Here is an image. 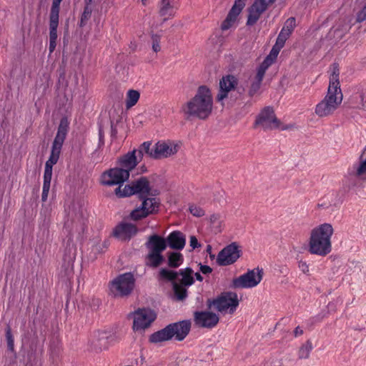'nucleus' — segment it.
Returning <instances> with one entry per match:
<instances>
[{"instance_id": "nucleus-1", "label": "nucleus", "mask_w": 366, "mask_h": 366, "mask_svg": "<svg viewBox=\"0 0 366 366\" xmlns=\"http://www.w3.org/2000/svg\"><path fill=\"white\" fill-rule=\"evenodd\" d=\"M69 122L66 117H62L58 127L57 133L52 144L49 159L46 162L44 173V182L41 194L42 202H46L50 189L52 177V167L59 160L63 143L69 131Z\"/></svg>"}, {"instance_id": "nucleus-2", "label": "nucleus", "mask_w": 366, "mask_h": 366, "mask_svg": "<svg viewBox=\"0 0 366 366\" xmlns=\"http://www.w3.org/2000/svg\"><path fill=\"white\" fill-rule=\"evenodd\" d=\"M212 109L213 99L211 91L206 86H200L194 97L184 104L181 110L187 119L197 118L204 120L210 116Z\"/></svg>"}, {"instance_id": "nucleus-3", "label": "nucleus", "mask_w": 366, "mask_h": 366, "mask_svg": "<svg viewBox=\"0 0 366 366\" xmlns=\"http://www.w3.org/2000/svg\"><path fill=\"white\" fill-rule=\"evenodd\" d=\"M340 71L337 64H332V73L330 75L327 95L317 104L315 114L319 117L332 114L342 103V93L339 81Z\"/></svg>"}, {"instance_id": "nucleus-4", "label": "nucleus", "mask_w": 366, "mask_h": 366, "mask_svg": "<svg viewBox=\"0 0 366 366\" xmlns=\"http://www.w3.org/2000/svg\"><path fill=\"white\" fill-rule=\"evenodd\" d=\"M334 229L329 223L322 224L312 229L309 241V252L325 257L332 251L331 237Z\"/></svg>"}, {"instance_id": "nucleus-5", "label": "nucleus", "mask_w": 366, "mask_h": 366, "mask_svg": "<svg viewBox=\"0 0 366 366\" xmlns=\"http://www.w3.org/2000/svg\"><path fill=\"white\" fill-rule=\"evenodd\" d=\"M146 247L149 249L147 265L153 268L159 267L164 261L162 253L167 247L166 239L157 234H153L149 237Z\"/></svg>"}, {"instance_id": "nucleus-6", "label": "nucleus", "mask_w": 366, "mask_h": 366, "mask_svg": "<svg viewBox=\"0 0 366 366\" xmlns=\"http://www.w3.org/2000/svg\"><path fill=\"white\" fill-rule=\"evenodd\" d=\"M134 275L130 272H127L119 275L113 280L110 282L109 290L115 297H127L134 290Z\"/></svg>"}, {"instance_id": "nucleus-7", "label": "nucleus", "mask_w": 366, "mask_h": 366, "mask_svg": "<svg viewBox=\"0 0 366 366\" xmlns=\"http://www.w3.org/2000/svg\"><path fill=\"white\" fill-rule=\"evenodd\" d=\"M239 303L238 296L233 292H223L216 299L208 300L209 308L213 305L217 311L229 314H233L236 311Z\"/></svg>"}, {"instance_id": "nucleus-8", "label": "nucleus", "mask_w": 366, "mask_h": 366, "mask_svg": "<svg viewBox=\"0 0 366 366\" xmlns=\"http://www.w3.org/2000/svg\"><path fill=\"white\" fill-rule=\"evenodd\" d=\"M150 194L149 182L146 177H140L137 181L127 184L122 189L119 185L115 189V194L118 197H125L133 194L144 196Z\"/></svg>"}, {"instance_id": "nucleus-9", "label": "nucleus", "mask_w": 366, "mask_h": 366, "mask_svg": "<svg viewBox=\"0 0 366 366\" xmlns=\"http://www.w3.org/2000/svg\"><path fill=\"white\" fill-rule=\"evenodd\" d=\"M149 194L139 196L142 202L139 207L132 210L130 218L134 221L144 219L149 214L156 213L159 208V200L155 197H148Z\"/></svg>"}, {"instance_id": "nucleus-10", "label": "nucleus", "mask_w": 366, "mask_h": 366, "mask_svg": "<svg viewBox=\"0 0 366 366\" xmlns=\"http://www.w3.org/2000/svg\"><path fill=\"white\" fill-rule=\"evenodd\" d=\"M281 125L272 107H265L257 116L254 127H261L264 130L278 129Z\"/></svg>"}, {"instance_id": "nucleus-11", "label": "nucleus", "mask_w": 366, "mask_h": 366, "mask_svg": "<svg viewBox=\"0 0 366 366\" xmlns=\"http://www.w3.org/2000/svg\"><path fill=\"white\" fill-rule=\"evenodd\" d=\"M156 312L149 308L138 309L134 313L132 328L134 332L142 333L156 320Z\"/></svg>"}, {"instance_id": "nucleus-12", "label": "nucleus", "mask_w": 366, "mask_h": 366, "mask_svg": "<svg viewBox=\"0 0 366 366\" xmlns=\"http://www.w3.org/2000/svg\"><path fill=\"white\" fill-rule=\"evenodd\" d=\"M263 276L262 269L258 267L249 270L247 273L234 278L232 280V287L234 288H252L257 286L262 280Z\"/></svg>"}, {"instance_id": "nucleus-13", "label": "nucleus", "mask_w": 366, "mask_h": 366, "mask_svg": "<svg viewBox=\"0 0 366 366\" xmlns=\"http://www.w3.org/2000/svg\"><path fill=\"white\" fill-rule=\"evenodd\" d=\"M129 177V172L126 169L120 168L117 164L114 168L103 172L101 177V182L104 185L113 186L121 185Z\"/></svg>"}, {"instance_id": "nucleus-14", "label": "nucleus", "mask_w": 366, "mask_h": 366, "mask_svg": "<svg viewBox=\"0 0 366 366\" xmlns=\"http://www.w3.org/2000/svg\"><path fill=\"white\" fill-rule=\"evenodd\" d=\"M240 257V250L237 244L233 242L224 249L218 254L217 262L220 266H226L235 262Z\"/></svg>"}, {"instance_id": "nucleus-15", "label": "nucleus", "mask_w": 366, "mask_h": 366, "mask_svg": "<svg viewBox=\"0 0 366 366\" xmlns=\"http://www.w3.org/2000/svg\"><path fill=\"white\" fill-rule=\"evenodd\" d=\"M276 0H255L248 9L247 26H253L260 18L269 5L274 3Z\"/></svg>"}, {"instance_id": "nucleus-16", "label": "nucleus", "mask_w": 366, "mask_h": 366, "mask_svg": "<svg viewBox=\"0 0 366 366\" xmlns=\"http://www.w3.org/2000/svg\"><path fill=\"white\" fill-rule=\"evenodd\" d=\"M219 321V316L209 311H195L194 322L199 327L212 329L217 326Z\"/></svg>"}, {"instance_id": "nucleus-17", "label": "nucleus", "mask_w": 366, "mask_h": 366, "mask_svg": "<svg viewBox=\"0 0 366 366\" xmlns=\"http://www.w3.org/2000/svg\"><path fill=\"white\" fill-rule=\"evenodd\" d=\"M272 59L268 57L261 63L257 70V74L252 80L248 91L249 97H253L260 89L262 81L267 69L272 65Z\"/></svg>"}, {"instance_id": "nucleus-18", "label": "nucleus", "mask_w": 366, "mask_h": 366, "mask_svg": "<svg viewBox=\"0 0 366 366\" xmlns=\"http://www.w3.org/2000/svg\"><path fill=\"white\" fill-rule=\"evenodd\" d=\"M246 0H235L233 6L229 10L226 19L222 23L221 29L226 31L230 29L236 22L238 16L245 6Z\"/></svg>"}, {"instance_id": "nucleus-19", "label": "nucleus", "mask_w": 366, "mask_h": 366, "mask_svg": "<svg viewBox=\"0 0 366 366\" xmlns=\"http://www.w3.org/2000/svg\"><path fill=\"white\" fill-rule=\"evenodd\" d=\"M237 79L233 75H226L219 81V91L217 96V100L222 102L227 97L228 93L237 85Z\"/></svg>"}, {"instance_id": "nucleus-20", "label": "nucleus", "mask_w": 366, "mask_h": 366, "mask_svg": "<svg viewBox=\"0 0 366 366\" xmlns=\"http://www.w3.org/2000/svg\"><path fill=\"white\" fill-rule=\"evenodd\" d=\"M179 146L172 143L158 142L154 144V159L166 158L176 154Z\"/></svg>"}, {"instance_id": "nucleus-21", "label": "nucleus", "mask_w": 366, "mask_h": 366, "mask_svg": "<svg viewBox=\"0 0 366 366\" xmlns=\"http://www.w3.org/2000/svg\"><path fill=\"white\" fill-rule=\"evenodd\" d=\"M140 162L141 160L138 157L136 150L134 149L119 157L117 164L120 168L127 170L129 174Z\"/></svg>"}, {"instance_id": "nucleus-22", "label": "nucleus", "mask_w": 366, "mask_h": 366, "mask_svg": "<svg viewBox=\"0 0 366 366\" xmlns=\"http://www.w3.org/2000/svg\"><path fill=\"white\" fill-rule=\"evenodd\" d=\"M137 233V227L127 222H122L119 224L114 229V236L122 239L128 240Z\"/></svg>"}, {"instance_id": "nucleus-23", "label": "nucleus", "mask_w": 366, "mask_h": 366, "mask_svg": "<svg viewBox=\"0 0 366 366\" xmlns=\"http://www.w3.org/2000/svg\"><path fill=\"white\" fill-rule=\"evenodd\" d=\"M179 0H162L159 7V15L162 17L163 21L173 18L178 9Z\"/></svg>"}, {"instance_id": "nucleus-24", "label": "nucleus", "mask_w": 366, "mask_h": 366, "mask_svg": "<svg viewBox=\"0 0 366 366\" xmlns=\"http://www.w3.org/2000/svg\"><path fill=\"white\" fill-rule=\"evenodd\" d=\"M173 330V336L178 341L183 340L189 334L191 329L190 320H182L169 324Z\"/></svg>"}, {"instance_id": "nucleus-25", "label": "nucleus", "mask_w": 366, "mask_h": 366, "mask_svg": "<svg viewBox=\"0 0 366 366\" xmlns=\"http://www.w3.org/2000/svg\"><path fill=\"white\" fill-rule=\"evenodd\" d=\"M59 11L60 6L51 4L49 14V40H57Z\"/></svg>"}, {"instance_id": "nucleus-26", "label": "nucleus", "mask_w": 366, "mask_h": 366, "mask_svg": "<svg viewBox=\"0 0 366 366\" xmlns=\"http://www.w3.org/2000/svg\"><path fill=\"white\" fill-rule=\"evenodd\" d=\"M167 245L173 249H182L186 243L185 235L179 231H174L171 232L165 239Z\"/></svg>"}, {"instance_id": "nucleus-27", "label": "nucleus", "mask_w": 366, "mask_h": 366, "mask_svg": "<svg viewBox=\"0 0 366 366\" xmlns=\"http://www.w3.org/2000/svg\"><path fill=\"white\" fill-rule=\"evenodd\" d=\"M296 26V21L294 17L289 18L285 23L282 30L277 36V47H283L285 41L292 34Z\"/></svg>"}, {"instance_id": "nucleus-28", "label": "nucleus", "mask_w": 366, "mask_h": 366, "mask_svg": "<svg viewBox=\"0 0 366 366\" xmlns=\"http://www.w3.org/2000/svg\"><path fill=\"white\" fill-rule=\"evenodd\" d=\"M351 103L358 109H366V83L360 84L351 97Z\"/></svg>"}, {"instance_id": "nucleus-29", "label": "nucleus", "mask_w": 366, "mask_h": 366, "mask_svg": "<svg viewBox=\"0 0 366 366\" xmlns=\"http://www.w3.org/2000/svg\"><path fill=\"white\" fill-rule=\"evenodd\" d=\"M172 332V329L170 328L169 325H168L164 328L152 333L149 336V342L157 344L170 340L174 337Z\"/></svg>"}, {"instance_id": "nucleus-30", "label": "nucleus", "mask_w": 366, "mask_h": 366, "mask_svg": "<svg viewBox=\"0 0 366 366\" xmlns=\"http://www.w3.org/2000/svg\"><path fill=\"white\" fill-rule=\"evenodd\" d=\"M193 272V269L190 267H186L177 271L178 277H182V278L179 280V285L186 287L192 285L194 283V280L192 276Z\"/></svg>"}, {"instance_id": "nucleus-31", "label": "nucleus", "mask_w": 366, "mask_h": 366, "mask_svg": "<svg viewBox=\"0 0 366 366\" xmlns=\"http://www.w3.org/2000/svg\"><path fill=\"white\" fill-rule=\"evenodd\" d=\"M177 271H173L167 268H162L158 273L159 280L171 282L172 285L174 282H177Z\"/></svg>"}, {"instance_id": "nucleus-32", "label": "nucleus", "mask_w": 366, "mask_h": 366, "mask_svg": "<svg viewBox=\"0 0 366 366\" xmlns=\"http://www.w3.org/2000/svg\"><path fill=\"white\" fill-rule=\"evenodd\" d=\"M184 262L183 254L179 252L168 253L167 264L171 268L179 267Z\"/></svg>"}, {"instance_id": "nucleus-33", "label": "nucleus", "mask_w": 366, "mask_h": 366, "mask_svg": "<svg viewBox=\"0 0 366 366\" xmlns=\"http://www.w3.org/2000/svg\"><path fill=\"white\" fill-rule=\"evenodd\" d=\"M137 152V154L139 159L142 161L144 154H147L148 157L154 159V145L152 147V143L150 142H144L142 143L138 149H135Z\"/></svg>"}, {"instance_id": "nucleus-34", "label": "nucleus", "mask_w": 366, "mask_h": 366, "mask_svg": "<svg viewBox=\"0 0 366 366\" xmlns=\"http://www.w3.org/2000/svg\"><path fill=\"white\" fill-rule=\"evenodd\" d=\"M362 155L360 157V162L357 164H354L355 175L362 180H366V158L362 159Z\"/></svg>"}, {"instance_id": "nucleus-35", "label": "nucleus", "mask_w": 366, "mask_h": 366, "mask_svg": "<svg viewBox=\"0 0 366 366\" xmlns=\"http://www.w3.org/2000/svg\"><path fill=\"white\" fill-rule=\"evenodd\" d=\"M173 291L177 300L182 301L187 297L186 286L180 285L177 282L173 283Z\"/></svg>"}, {"instance_id": "nucleus-36", "label": "nucleus", "mask_w": 366, "mask_h": 366, "mask_svg": "<svg viewBox=\"0 0 366 366\" xmlns=\"http://www.w3.org/2000/svg\"><path fill=\"white\" fill-rule=\"evenodd\" d=\"M139 93L136 90H129L127 93L126 106L130 108L134 106L139 99Z\"/></svg>"}, {"instance_id": "nucleus-37", "label": "nucleus", "mask_w": 366, "mask_h": 366, "mask_svg": "<svg viewBox=\"0 0 366 366\" xmlns=\"http://www.w3.org/2000/svg\"><path fill=\"white\" fill-rule=\"evenodd\" d=\"M312 350V345L311 341L307 340L302 345L298 352L300 359H307L310 357V352Z\"/></svg>"}, {"instance_id": "nucleus-38", "label": "nucleus", "mask_w": 366, "mask_h": 366, "mask_svg": "<svg viewBox=\"0 0 366 366\" xmlns=\"http://www.w3.org/2000/svg\"><path fill=\"white\" fill-rule=\"evenodd\" d=\"M75 259H76V250L72 249L71 248L67 249V251L65 252L64 257H63L64 264H66L67 267L72 268Z\"/></svg>"}, {"instance_id": "nucleus-39", "label": "nucleus", "mask_w": 366, "mask_h": 366, "mask_svg": "<svg viewBox=\"0 0 366 366\" xmlns=\"http://www.w3.org/2000/svg\"><path fill=\"white\" fill-rule=\"evenodd\" d=\"M92 9L90 6L85 5L84 11L81 14L79 26L83 27L86 25L87 21L91 18Z\"/></svg>"}, {"instance_id": "nucleus-40", "label": "nucleus", "mask_w": 366, "mask_h": 366, "mask_svg": "<svg viewBox=\"0 0 366 366\" xmlns=\"http://www.w3.org/2000/svg\"><path fill=\"white\" fill-rule=\"evenodd\" d=\"M152 39V47L154 52H159L161 50L160 40L161 35L157 34H152L151 36Z\"/></svg>"}, {"instance_id": "nucleus-41", "label": "nucleus", "mask_w": 366, "mask_h": 366, "mask_svg": "<svg viewBox=\"0 0 366 366\" xmlns=\"http://www.w3.org/2000/svg\"><path fill=\"white\" fill-rule=\"evenodd\" d=\"M6 338L7 342L8 350L11 352L14 350V340L10 327H8L6 330Z\"/></svg>"}, {"instance_id": "nucleus-42", "label": "nucleus", "mask_w": 366, "mask_h": 366, "mask_svg": "<svg viewBox=\"0 0 366 366\" xmlns=\"http://www.w3.org/2000/svg\"><path fill=\"white\" fill-rule=\"evenodd\" d=\"M190 213L197 217H201L204 215L205 212L202 208L195 204H192L189 207Z\"/></svg>"}, {"instance_id": "nucleus-43", "label": "nucleus", "mask_w": 366, "mask_h": 366, "mask_svg": "<svg viewBox=\"0 0 366 366\" xmlns=\"http://www.w3.org/2000/svg\"><path fill=\"white\" fill-rule=\"evenodd\" d=\"M282 47H280L278 48L277 47V39L276 40V43L274 44V46L272 47L269 54L266 56V58L264 59H267L268 57H270L272 59V64L274 62L280 49H282Z\"/></svg>"}, {"instance_id": "nucleus-44", "label": "nucleus", "mask_w": 366, "mask_h": 366, "mask_svg": "<svg viewBox=\"0 0 366 366\" xmlns=\"http://www.w3.org/2000/svg\"><path fill=\"white\" fill-rule=\"evenodd\" d=\"M299 269L305 274H309V265L305 261L300 260L298 262Z\"/></svg>"}, {"instance_id": "nucleus-45", "label": "nucleus", "mask_w": 366, "mask_h": 366, "mask_svg": "<svg viewBox=\"0 0 366 366\" xmlns=\"http://www.w3.org/2000/svg\"><path fill=\"white\" fill-rule=\"evenodd\" d=\"M365 20H366V5L357 14V21L362 22Z\"/></svg>"}, {"instance_id": "nucleus-46", "label": "nucleus", "mask_w": 366, "mask_h": 366, "mask_svg": "<svg viewBox=\"0 0 366 366\" xmlns=\"http://www.w3.org/2000/svg\"><path fill=\"white\" fill-rule=\"evenodd\" d=\"M189 246L192 248V249H194L196 248L200 247L201 244L199 243L195 236H191L189 239Z\"/></svg>"}, {"instance_id": "nucleus-47", "label": "nucleus", "mask_w": 366, "mask_h": 366, "mask_svg": "<svg viewBox=\"0 0 366 366\" xmlns=\"http://www.w3.org/2000/svg\"><path fill=\"white\" fill-rule=\"evenodd\" d=\"M104 144V132L102 126L99 127V147H101Z\"/></svg>"}, {"instance_id": "nucleus-48", "label": "nucleus", "mask_w": 366, "mask_h": 366, "mask_svg": "<svg viewBox=\"0 0 366 366\" xmlns=\"http://www.w3.org/2000/svg\"><path fill=\"white\" fill-rule=\"evenodd\" d=\"M200 271L204 274H209L212 272V268L209 267V266H207V265H201L200 266Z\"/></svg>"}, {"instance_id": "nucleus-49", "label": "nucleus", "mask_w": 366, "mask_h": 366, "mask_svg": "<svg viewBox=\"0 0 366 366\" xmlns=\"http://www.w3.org/2000/svg\"><path fill=\"white\" fill-rule=\"evenodd\" d=\"M101 304V301L99 299H97V298H94L92 299V302L90 304V306L93 308V309H96L97 307H99V306Z\"/></svg>"}, {"instance_id": "nucleus-50", "label": "nucleus", "mask_w": 366, "mask_h": 366, "mask_svg": "<svg viewBox=\"0 0 366 366\" xmlns=\"http://www.w3.org/2000/svg\"><path fill=\"white\" fill-rule=\"evenodd\" d=\"M219 214H214L210 216L209 220L212 224H214L219 220Z\"/></svg>"}, {"instance_id": "nucleus-51", "label": "nucleus", "mask_w": 366, "mask_h": 366, "mask_svg": "<svg viewBox=\"0 0 366 366\" xmlns=\"http://www.w3.org/2000/svg\"><path fill=\"white\" fill-rule=\"evenodd\" d=\"M56 46V41L49 40V49L50 53H52L54 51Z\"/></svg>"}, {"instance_id": "nucleus-52", "label": "nucleus", "mask_w": 366, "mask_h": 366, "mask_svg": "<svg viewBox=\"0 0 366 366\" xmlns=\"http://www.w3.org/2000/svg\"><path fill=\"white\" fill-rule=\"evenodd\" d=\"M117 134V129L114 126L113 123L111 124V137L112 138H115Z\"/></svg>"}, {"instance_id": "nucleus-53", "label": "nucleus", "mask_w": 366, "mask_h": 366, "mask_svg": "<svg viewBox=\"0 0 366 366\" xmlns=\"http://www.w3.org/2000/svg\"><path fill=\"white\" fill-rule=\"evenodd\" d=\"M303 334V330L300 327H297L295 330H294V335L295 337H297L299 335H301Z\"/></svg>"}, {"instance_id": "nucleus-54", "label": "nucleus", "mask_w": 366, "mask_h": 366, "mask_svg": "<svg viewBox=\"0 0 366 366\" xmlns=\"http://www.w3.org/2000/svg\"><path fill=\"white\" fill-rule=\"evenodd\" d=\"M293 127V126L292 124H288V125H284L282 126V127H279L281 129V130H288V129H290Z\"/></svg>"}, {"instance_id": "nucleus-55", "label": "nucleus", "mask_w": 366, "mask_h": 366, "mask_svg": "<svg viewBox=\"0 0 366 366\" xmlns=\"http://www.w3.org/2000/svg\"><path fill=\"white\" fill-rule=\"evenodd\" d=\"M194 276H195L196 279H197L198 281L202 282V281L203 280V277H202V276L200 274V273H199V272H196V273L194 274Z\"/></svg>"}, {"instance_id": "nucleus-56", "label": "nucleus", "mask_w": 366, "mask_h": 366, "mask_svg": "<svg viewBox=\"0 0 366 366\" xmlns=\"http://www.w3.org/2000/svg\"><path fill=\"white\" fill-rule=\"evenodd\" d=\"M62 1V0H52V5H55L56 6H60V4H61V2Z\"/></svg>"}, {"instance_id": "nucleus-57", "label": "nucleus", "mask_w": 366, "mask_h": 366, "mask_svg": "<svg viewBox=\"0 0 366 366\" xmlns=\"http://www.w3.org/2000/svg\"><path fill=\"white\" fill-rule=\"evenodd\" d=\"M212 251V247L210 245H207V252L210 253Z\"/></svg>"}, {"instance_id": "nucleus-58", "label": "nucleus", "mask_w": 366, "mask_h": 366, "mask_svg": "<svg viewBox=\"0 0 366 366\" xmlns=\"http://www.w3.org/2000/svg\"><path fill=\"white\" fill-rule=\"evenodd\" d=\"M92 1V0H85V4L90 6Z\"/></svg>"}, {"instance_id": "nucleus-59", "label": "nucleus", "mask_w": 366, "mask_h": 366, "mask_svg": "<svg viewBox=\"0 0 366 366\" xmlns=\"http://www.w3.org/2000/svg\"><path fill=\"white\" fill-rule=\"evenodd\" d=\"M219 202H221L224 200V197H223V195H221V198H219L217 199Z\"/></svg>"}, {"instance_id": "nucleus-60", "label": "nucleus", "mask_w": 366, "mask_h": 366, "mask_svg": "<svg viewBox=\"0 0 366 366\" xmlns=\"http://www.w3.org/2000/svg\"><path fill=\"white\" fill-rule=\"evenodd\" d=\"M209 256L212 259H213L215 257L214 254H211V252L209 253Z\"/></svg>"}, {"instance_id": "nucleus-61", "label": "nucleus", "mask_w": 366, "mask_h": 366, "mask_svg": "<svg viewBox=\"0 0 366 366\" xmlns=\"http://www.w3.org/2000/svg\"><path fill=\"white\" fill-rule=\"evenodd\" d=\"M142 1L143 3V4H144V5L146 4V0H142Z\"/></svg>"}]
</instances>
